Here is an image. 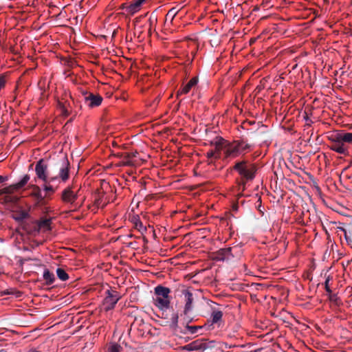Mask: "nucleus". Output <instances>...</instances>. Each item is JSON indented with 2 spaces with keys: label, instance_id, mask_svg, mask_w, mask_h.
<instances>
[{
  "label": "nucleus",
  "instance_id": "obj_1",
  "mask_svg": "<svg viewBox=\"0 0 352 352\" xmlns=\"http://www.w3.org/2000/svg\"><path fill=\"white\" fill-rule=\"evenodd\" d=\"M253 145L244 140H234L232 142H226L223 146V151L226 158L234 159L242 156L252 150Z\"/></svg>",
  "mask_w": 352,
  "mask_h": 352
},
{
  "label": "nucleus",
  "instance_id": "obj_23",
  "mask_svg": "<svg viewBox=\"0 0 352 352\" xmlns=\"http://www.w3.org/2000/svg\"><path fill=\"white\" fill-rule=\"evenodd\" d=\"M179 10H177L176 8H173L170 9L166 15V22L169 21L170 23H172L174 18L177 14Z\"/></svg>",
  "mask_w": 352,
  "mask_h": 352
},
{
  "label": "nucleus",
  "instance_id": "obj_22",
  "mask_svg": "<svg viewBox=\"0 0 352 352\" xmlns=\"http://www.w3.org/2000/svg\"><path fill=\"white\" fill-rule=\"evenodd\" d=\"M43 277L47 285H52L55 280L54 274L50 272L48 269H45Z\"/></svg>",
  "mask_w": 352,
  "mask_h": 352
},
{
  "label": "nucleus",
  "instance_id": "obj_20",
  "mask_svg": "<svg viewBox=\"0 0 352 352\" xmlns=\"http://www.w3.org/2000/svg\"><path fill=\"white\" fill-rule=\"evenodd\" d=\"M32 195L36 199V200L38 203L43 202L45 198L46 197V195H42L41 188L37 186H34V190L32 192Z\"/></svg>",
  "mask_w": 352,
  "mask_h": 352
},
{
  "label": "nucleus",
  "instance_id": "obj_28",
  "mask_svg": "<svg viewBox=\"0 0 352 352\" xmlns=\"http://www.w3.org/2000/svg\"><path fill=\"white\" fill-rule=\"evenodd\" d=\"M135 226L137 230H138L141 232H144L146 230V228L143 226L142 223L140 219H136L135 221Z\"/></svg>",
  "mask_w": 352,
  "mask_h": 352
},
{
  "label": "nucleus",
  "instance_id": "obj_5",
  "mask_svg": "<svg viewBox=\"0 0 352 352\" xmlns=\"http://www.w3.org/2000/svg\"><path fill=\"white\" fill-rule=\"evenodd\" d=\"M73 104H75V101L71 94L67 91H65L60 99L58 100V108L64 117H67L71 114Z\"/></svg>",
  "mask_w": 352,
  "mask_h": 352
},
{
  "label": "nucleus",
  "instance_id": "obj_16",
  "mask_svg": "<svg viewBox=\"0 0 352 352\" xmlns=\"http://www.w3.org/2000/svg\"><path fill=\"white\" fill-rule=\"evenodd\" d=\"M334 135L336 138H338L344 145H348L349 144L352 143V133L340 131Z\"/></svg>",
  "mask_w": 352,
  "mask_h": 352
},
{
  "label": "nucleus",
  "instance_id": "obj_19",
  "mask_svg": "<svg viewBox=\"0 0 352 352\" xmlns=\"http://www.w3.org/2000/svg\"><path fill=\"white\" fill-rule=\"evenodd\" d=\"M135 157V155L133 153H126L125 154L122 159L121 163L123 166H131L135 164V162L133 160V157Z\"/></svg>",
  "mask_w": 352,
  "mask_h": 352
},
{
  "label": "nucleus",
  "instance_id": "obj_4",
  "mask_svg": "<svg viewBox=\"0 0 352 352\" xmlns=\"http://www.w3.org/2000/svg\"><path fill=\"white\" fill-rule=\"evenodd\" d=\"M233 169L236 170L243 179L252 180L255 177L256 168L253 164L247 161H240L235 164Z\"/></svg>",
  "mask_w": 352,
  "mask_h": 352
},
{
  "label": "nucleus",
  "instance_id": "obj_25",
  "mask_svg": "<svg viewBox=\"0 0 352 352\" xmlns=\"http://www.w3.org/2000/svg\"><path fill=\"white\" fill-rule=\"evenodd\" d=\"M56 274L58 278L62 281H65L69 279L67 273L63 268H58L56 270Z\"/></svg>",
  "mask_w": 352,
  "mask_h": 352
},
{
  "label": "nucleus",
  "instance_id": "obj_21",
  "mask_svg": "<svg viewBox=\"0 0 352 352\" xmlns=\"http://www.w3.org/2000/svg\"><path fill=\"white\" fill-rule=\"evenodd\" d=\"M157 22V16L155 14L151 13L148 19V32L151 33L152 31L155 30L156 25Z\"/></svg>",
  "mask_w": 352,
  "mask_h": 352
},
{
  "label": "nucleus",
  "instance_id": "obj_13",
  "mask_svg": "<svg viewBox=\"0 0 352 352\" xmlns=\"http://www.w3.org/2000/svg\"><path fill=\"white\" fill-rule=\"evenodd\" d=\"M51 219H41L36 221L34 230L37 232H46L51 230Z\"/></svg>",
  "mask_w": 352,
  "mask_h": 352
},
{
  "label": "nucleus",
  "instance_id": "obj_32",
  "mask_svg": "<svg viewBox=\"0 0 352 352\" xmlns=\"http://www.w3.org/2000/svg\"><path fill=\"white\" fill-rule=\"evenodd\" d=\"M184 348L188 351H193L197 349L199 346L195 342H193L189 344L186 345Z\"/></svg>",
  "mask_w": 352,
  "mask_h": 352
},
{
  "label": "nucleus",
  "instance_id": "obj_31",
  "mask_svg": "<svg viewBox=\"0 0 352 352\" xmlns=\"http://www.w3.org/2000/svg\"><path fill=\"white\" fill-rule=\"evenodd\" d=\"M28 216V214L26 212H21L20 214H16L14 217V219L16 221H22L26 219Z\"/></svg>",
  "mask_w": 352,
  "mask_h": 352
},
{
  "label": "nucleus",
  "instance_id": "obj_15",
  "mask_svg": "<svg viewBox=\"0 0 352 352\" xmlns=\"http://www.w3.org/2000/svg\"><path fill=\"white\" fill-rule=\"evenodd\" d=\"M183 294L184 296V299H185V307H184V314L185 315H188V313L192 309L193 296H192V294L188 290H185L183 292Z\"/></svg>",
  "mask_w": 352,
  "mask_h": 352
},
{
  "label": "nucleus",
  "instance_id": "obj_7",
  "mask_svg": "<svg viewBox=\"0 0 352 352\" xmlns=\"http://www.w3.org/2000/svg\"><path fill=\"white\" fill-rule=\"evenodd\" d=\"M331 144L329 148L339 154L348 155H349V146L342 143L335 135H332L330 138Z\"/></svg>",
  "mask_w": 352,
  "mask_h": 352
},
{
  "label": "nucleus",
  "instance_id": "obj_12",
  "mask_svg": "<svg viewBox=\"0 0 352 352\" xmlns=\"http://www.w3.org/2000/svg\"><path fill=\"white\" fill-rule=\"evenodd\" d=\"M236 248H227L220 249L217 252L216 258L218 261L229 260L234 256L233 251L236 250Z\"/></svg>",
  "mask_w": 352,
  "mask_h": 352
},
{
  "label": "nucleus",
  "instance_id": "obj_26",
  "mask_svg": "<svg viewBox=\"0 0 352 352\" xmlns=\"http://www.w3.org/2000/svg\"><path fill=\"white\" fill-rule=\"evenodd\" d=\"M30 180V176L28 175H25L17 183L14 184L15 186L16 187L17 190L23 188L25 185L27 184L28 181Z\"/></svg>",
  "mask_w": 352,
  "mask_h": 352
},
{
  "label": "nucleus",
  "instance_id": "obj_37",
  "mask_svg": "<svg viewBox=\"0 0 352 352\" xmlns=\"http://www.w3.org/2000/svg\"><path fill=\"white\" fill-rule=\"evenodd\" d=\"M336 296L335 295H333V296H331L330 300H336Z\"/></svg>",
  "mask_w": 352,
  "mask_h": 352
},
{
  "label": "nucleus",
  "instance_id": "obj_11",
  "mask_svg": "<svg viewBox=\"0 0 352 352\" xmlns=\"http://www.w3.org/2000/svg\"><path fill=\"white\" fill-rule=\"evenodd\" d=\"M198 81L197 77H193L186 85H182V87L177 91V97L190 93L191 89L197 85Z\"/></svg>",
  "mask_w": 352,
  "mask_h": 352
},
{
  "label": "nucleus",
  "instance_id": "obj_24",
  "mask_svg": "<svg viewBox=\"0 0 352 352\" xmlns=\"http://www.w3.org/2000/svg\"><path fill=\"white\" fill-rule=\"evenodd\" d=\"M16 190H17L16 187L14 184L10 185L9 186H6L0 189V195H9L14 193Z\"/></svg>",
  "mask_w": 352,
  "mask_h": 352
},
{
  "label": "nucleus",
  "instance_id": "obj_35",
  "mask_svg": "<svg viewBox=\"0 0 352 352\" xmlns=\"http://www.w3.org/2000/svg\"><path fill=\"white\" fill-rule=\"evenodd\" d=\"M7 179H8L7 177H4V176H2V175H0V184L4 182Z\"/></svg>",
  "mask_w": 352,
  "mask_h": 352
},
{
  "label": "nucleus",
  "instance_id": "obj_2",
  "mask_svg": "<svg viewBox=\"0 0 352 352\" xmlns=\"http://www.w3.org/2000/svg\"><path fill=\"white\" fill-rule=\"evenodd\" d=\"M69 177V163L67 159L64 160L62 166L60 168L58 175L49 177V182H44L43 190L46 197L52 195L56 190L58 184L63 182H65Z\"/></svg>",
  "mask_w": 352,
  "mask_h": 352
},
{
  "label": "nucleus",
  "instance_id": "obj_34",
  "mask_svg": "<svg viewBox=\"0 0 352 352\" xmlns=\"http://www.w3.org/2000/svg\"><path fill=\"white\" fill-rule=\"evenodd\" d=\"M206 157L208 159H211V158H213V157L216 158V157H217V153L214 151H210L206 153Z\"/></svg>",
  "mask_w": 352,
  "mask_h": 352
},
{
  "label": "nucleus",
  "instance_id": "obj_8",
  "mask_svg": "<svg viewBox=\"0 0 352 352\" xmlns=\"http://www.w3.org/2000/svg\"><path fill=\"white\" fill-rule=\"evenodd\" d=\"M85 102L89 107L94 108L98 107L102 102V97L99 94H94L87 91H82Z\"/></svg>",
  "mask_w": 352,
  "mask_h": 352
},
{
  "label": "nucleus",
  "instance_id": "obj_14",
  "mask_svg": "<svg viewBox=\"0 0 352 352\" xmlns=\"http://www.w3.org/2000/svg\"><path fill=\"white\" fill-rule=\"evenodd\" d=\"M77 194L72 190V187L66 188L62 192V200L64 202L72 204L77 199Z\"/></svg>",
  "mask_w": 352,
  "mask_h": 352
},
{
  "label": "nucleus",
  "instance_id": "obj_29",
  "mask_svg": "<svg viewBox=\"0 0 352 352\" xmlns=\"http://www.w3.org/2000/svg\"><path fill=\"white\" fill-rule=\"evenodd\" d=\"M179 316L177 314H173L171 316V324L170 326L173 328H176L178 324Z\"/></svg>",
  "mask_w": 352,
  "mask_h": 352
},
{
  "label": "nucleus",
  "instance_id": "obj_30",
  "mask_svg": "<svg viewBox=\"0 0 352 352\" xmlns=\"http://www.w3.org/2000/svg\"><path fill=\"white\" fill-rule=\"evenodd\" d=\"M201 328H202V327H201V326H189V325L186 326L187 330L188 331L189 333H190L192 334L196 333L197 332V330L199 329H201Z\"/></svg>",
  "mask_w": 352,
  "mask_h": 352
},
{
  "label": "nucleus",
  "instance_id": "obj_36",
  "mask_svg": "<svg viewBox=\"0 0 352 352\" xmlns=\"http://www.w3.org/2000/svg\"><path fill=\"white\" fill-rule=\"evenodd\" d=\"M342 230H343V232L344 233V237H345L346 240L348 241L349 240V237H348V235L346 234V230L345 229H342Z\"/></svg>",
  "mask_w": 352,
  "mask_h": 352
},
{
  "label": "nucleus",
  "instance_id": "obj_27",
  "mask_svg": "<svg viewBox=\"0 0 352 352\" xmlns=\"http://www.w3.org/2000/svg\"><path fill=\"white\" fill-rule=\"evenodd\" d=\"M108 352H122V347L118 343H110L108 346Z\"/></svg>",
  "mask_w": 352,
  "mask_h": 352
},
{
  "label": "nucleus",
  "instance_id": "obj_17",
  "mask_svg": "<svg viewBox=\"0 0 352 352\" xmlns=\"http://www.w3.org/2000/svg\"><path fill=\"white\" fill-rule=\"evenodd\" d=\"M108 202L109 200L103 192L100 191L96 195L94 204L98 208L104 207Z\"/></svg>",
  "mask_w": 352,
  "mask_h": 352
},
{
  "label": "nucleus",
  "instance_id": "obj_6",
  "mask_svg": "<svg viewBox=\"0 0 352 352\" xmlns=\"http://www.w3.org/2000/svg\"><path fill=\"white\" fill-rule=\"evenodd\" d=\"M120 298L121 295L118 292L107 289L105 292V297L102 303L104 311H108L113 309Z\"/></svg>",
  "mask_w": 352,
  "mask_h": 352
},
{
  "label": "nucleus",
  "instance_id": "obj_33",
  "mask_svg": "<svg viewBox=\"0 0 352 352\" xmlns=\"http://www.w3.org/2000/svg\"><path fill=\"white\" fill-rule=\"evenodd\" d=\"M329 277H327L324 282V287H325V290L327 293L331 294L332 291L329 287Z\"/></svg>",
  "mask_w": 352,
  "mask_h": 352
},
{
  "label": "nucleus",
  "instance_id": "obj_10",
  "mask_svg": "<svg viewBox=\"0 0 352 352\" xmlns=\"http://www.w3.org/2000/svg\"><path fill=\"white\" fill-rule=\"evenodd\" d=\"M47 166L45 164L43 159L40 160L36 164L35 172L37 177L43 182H49V177L47 174Z\"/></svg>",
  "mask_w": 352,
  "mask_h": 352
},
{
  "label": "nucleus",
  "instance_id": "obj_18",
  "mask_svg": "<svg viewBox=\"0 0 352 352\" xmlns=\"http://www.w3.org/2000/svg\"><path fill=\"white\" fill-rule=\"evenodd\" d=\"M223 312L219 309H213L210 315L212 324L221 321Z\"/></svg>",
  "mask_w": 352,
  "mask_h": 352
},
{
  "label": "nucleus",
  "instance_id": "obj_3",
  "mask_svg": "<svg viewBox=\"0 0 352 352\" xmlns=\"http://www.w3.org/2000/svg\"><path fill=\"white\" fill-rule=\"evenodd\" d=\"M170 289L162 285H157L154 288L153 303L160 310H166L170 307Z\"/></svg>",
  "mask_w": 352,
  "mask_h": 352
},
{
  "label": "nucleus",
  "instance_id": "obj_9",
  "mask_svg": "<svg viewBox=\"0 0 352 352\" xmlns=\"http://www.w3.org/2000/svg\"><path fill=\"white\" fill-rule=\"evenodd\" d=\"M146 0H135L131 2L129 5L123 3L121 6V9L124 10L127 14L133 15L140 10L142 4Z\"/></svg>",
  "mask_w": 352,
  "mask_h": 352
}]
</instances>
